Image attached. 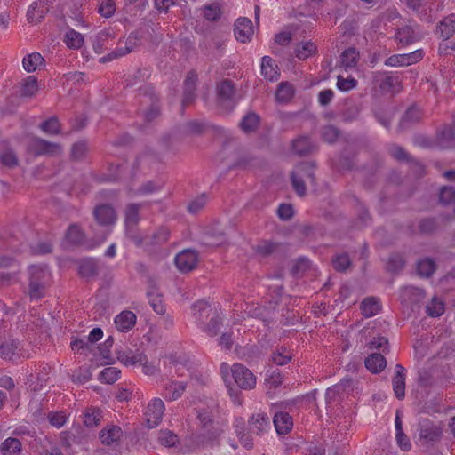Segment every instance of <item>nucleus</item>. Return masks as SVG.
<instances>
[{"label":"nucleus","mask_w":455,"mask_h":455,"mask_svg":"<svg viewBox=\"0 0 455 455\" xmlns=\"http://www.w3.org/2000/svg\"><path fill=\"white\" fill-rule=\"evenodd\" d=\"M220 373L227 387L233 385V382L242 389H252L256 386V377L245 366L235 363L231 367L227 363L220 365Z\"/></svg>","instance_id":"obj_1"},{"label":"nucleus","mask_w":455,"mask_h":455,"mask_svg":"<svg viewBox=\"0 0 455 455\" xmlns=\"http://www.w3.org/2000/svg\"><path fill=\"white\" fill-rule=\"evenodd\" d=\"M28 294L31 299H38L44 296L46 288L52 281L49 268L44 265H31L28 270Z\"/></svg>","instance_id":"obj_2"},{"label":"nucleus","mask_w":455,"mask_h":455,"mask_svg":"<svg viewBox=\"0 0 455 455\" xmlns=\"http://www.w3.org/2000/svg\"><path fill=\"white\" fill-rule=\"evenodd\" d=\"M152 36L148 29H140L136 32L132 33L126 39L124 46H119L111 53L103 56L100 59V62H107L113 60L118 57H122L131 52H132L137 45L145 44L152 42Z\"/></svg>","instance_id":"obj_3"},{"label":"nucleus","mask_w":455,"mask_h":455,"mask_svg":"<svg viewBox=\"0 0 455 455\" xmlns=\"http://www.w3.org/2000/svg\"><path fill=\"white\" fill-rule=\"evenodd\" d=\"M28 152L36 156H57L62 152V148L57 143L48 142L37 137H33L28 142Z\"/></svg>","instance_id":"obj_4"},{"label":"nucleus","mask_w":455,"mask_h":455,"mask_svg":"<svg viewBox=\"0 0 455 455\" xmlns=\"http://www.w3.org/2000/svg\"><path fill=\"white\" fill-rule=\"evenodd\" d=\"M217 409L211 407L209 411L201 412V443L212 441L220 434V428L213 423Z\"/></svg>","instance_id":"obj_5"},{"label":"nucleus","mask_w":455,"mask_h":455,"mask_svg":"<svg viewBox=\"0 0 455 455\" xmlns=\"http://www.w3.org/2000/svg\"><path fill=\"white\" fill-rule=\"evenodd\" d=\"M165 406L160 398H153L148 404L145 411L147 426L149 428L156 427L162 421Z\"/></svg>","instance_id":"obj_6"},{"label":"nucleus","mask_w":455,"mask_h":455,"mask_svg":"<svg viewBox=\"0 0 455 455\" xmlns=\"http://www.w3.org/2000/svg\"><path fill=\"white\" fill-rule=\"evenodd\" d=\"M302 177L313 180V165L311 164L304 163L298 165L291 175L293 188L300 196H304L306 191Z\"/></svg>","instance_id":"obj_7"},{"label":"nucleus","mask_w":455,"mask_h":455,"mask_svg":"<svg viewBox=\"0 0 455 455\" xmlns=\"http://www.w3.org/2000/svg\"><path fill=\"white\" fill-rule=\"evenodd\" d=\"M423 58V51L416 50L411 53L395 54L387 58L385 61L387 66L402 67L414 64Z\"/></svg>","instance_id":"obj_8"},{"label":"nucleus","mask_w":455,"mask_h":455,"mask_svg":"<svg viewBox=\"0 0 455 455\" xmlns=\"http://www.w3.org/2000/svg\"><path fill=\"white\" fill-rule=\"evenodd\" d=\"M252 22L248 18H239L235 23L234 34L237 41L245 44L251 40L253 35Z\"/></svg>","instance_id":"obj_9"},{"label":"nucleus","mask_w":455,"mask_h":455,"mask_svg":"<svg viewBox=\"0 0 455 455\" xmlns=\"http://www.w3.org/2000/svg\"><path fill=\"white\" fill-rule=\"evenodd\" d=\"M197 263V254L196 251L186 249L180 251L175 257V264L181 272H189Z\"/></svg>","instance_id":"obj_10"},{"label":"nucleus","mask_w":455,"mask_h":455,"mask_svg":"<svg viewBox=\"0 0 455 455\" xmlns=\"http://www.w3.org/2000/svg\"><path fill=\"white\" fill-rule=\"evenodd\" d=\"M94 217L102 226L113 225L116 220V213L112 206L101 204L94 209Z\"/></svg>","instance_id":"obj_11"},{"label":"nucleus","mask_w":455,"mask_h":455,"mask_svg":"<svg viewBox=\"0 0 455 455\" xmlns=\"http://www.w3.org/2000/svg\"><path fill=\"white\" fill-rule=\"evenodd\" d=\"M405 369L397 364L395 368V376L392 380L393 389L398 399H403L405 395Z\"/></svg>","instance_id":"obj_12"},{"label":"nucleus","mask_w":455,"mask_h":455,"mask_svg":"<svg viewBox=\"0 0 455 455\" xmlns=\"http://www.w3.org/2000/svg\"><path fill=\"white\" fill-rule=\"evenodd\" d=\"M136 315L132 311H123L115 317L116 328L120 332L129 331L136 323Z\"/></svg>","instance_id":"obj_13"},{"label":"nucleus","mask_w":455,"mask_h":455,"mask_svg":"<svg viewBox=\"0 0 455 455\" xmlns=\"http://www.w3.org/2000/svg\"><path fill=\"white\" fill-rule=\"evenodd\" d=\"M48 12L45 0H36L28 8L27 12L28 20L30 23L39 22Z\"/></svg>","instance_id":"obj_14"},{"label":"nucleus","mask_w":455,"mask_h":455,"mask_svg":"<svg viewBox=\"0 0 455 455\" xmlns=\"http://www.w3.org/2000/svg\"><path fill=\"white\" fill-rule=\"evenodd\" d=\"M273 423L278 435H286L293 427L292 418L286 412L275 413Z\"/></svg>","instance_id":"obj_15"},{"label":"nucleus","mask_w":455,"mask_h":455,"mask_svg":"<svg viewBox=\"0 0 455 455\" xmlns=\"http://www.w3.org/2000/svg\"><path fill=\"white\" fill-rule=\"evenodd\" d=\"M186 389V383L180 381H171L164 387L163 396L168 401L179 399Z\"/></svg>","instance_id":"obj_16"},{"label":"nucleus","mask_w":455,"mask_h":455,"mask_svg":"<svg viewBox=\"0 0 455 455\" xmlns=\"http://www.w3.org/2000/svg\"><path fill=\"white\" fill-rule=\"evenodd\" d=\"M261 75L268 81H275L280 74L275 62L269 56H264L261 60Z\"/></svg>","instance_id":"obj_17"},{"label":"nucleus","mask_w":455,"mask_h":455,"mask_svg":"<svg viewBox=\"0 0 455 455\" xmlns=\"http://www.w3.org/2000/svg\"><path fill=\"white\" fill-rule=\"evenodd\" d=\"M22 355L18 341H7L0 347V356L4 359L16 360Z\"/></svg>","instance_id":"obj_18"},{"label":"nucleus","mask_w":455,"mask_h":455,"mask_svg":"<svg viewBox=\"0 0 455 455\" xmlns=\"http://www.w3.org/2000/svg\"><path fill=\"white\" fill-rule=\"evenodd\" d=\"M250 427L256 434L265 432L270 428L269 417L263 412L257 413L252 416L250 421Z\"/></svg>","instance_id":"obj_19"},{"label":"nucleus","mask_w":455,"mask_h":455,"mask_svg":"<svg viewBox=\"0 0 455 455\" xmlns=\"http://www.w3.org/2000/svg\"><path fill=\"white\" fill-rule=\"evenodd\" d=\"M123 435L121 427L117 426H108L100 432V440L104 444L110 445L117 441Z\"/></svg>","instance_id":"obj_20"},{"label":"nucleus","mask_w":455,"mask_h":455,"mask_svg":"<svg viewBox=\"0 0 455 455\" xmlns=\"http://www.w3.org/2000/svg\"><path fill=\"white\" fill-rule=\"evenodd\" d=\"M386 365V359L380 354H371L365 359V367L372 373L380 372Z\"/></svg>","instance_id":"obj_21"},{"label":"nucleus","mask_w":455,"mask_h":455,"mask_svg":"<svg viewBox=\"0 0 455 455\" xmlns=\"http://www.w3.org/2000/svg\"><path fill=\"white\" fill-rule=\"evenodd\" d=\"M44 60L43 56L38 52L28 54L23 58L22 60L23 68L28 73L35 72L37 68L44 65Z\"/></svg>","instance_id":"obj_22"},{"label":"nucleus","mask_w":455,"mask_h":455,"mask_svg":"<svg viewBox=\"0 0 455 455\" xmlns=\"http://www.w3.org/2000/svg\"><path fill=\"white\" fill-rule=\"evenodd\" d=\"M197 74L193 71L188 74L184 82V99L183 104L190 102L194 98V92L196 89Z\"/></svg>","instance_id":"obj_23"},{"label":"nucleus","mask_w":455,"mask_h":455,"mask_svg":"<svg viewBox=\"0 0 455 455\" xmlns=\"http://www.w3.org/2000/svg\"><path fill=\"white\" fill-rule=\"evenodd\" d=\"M164 187L161 180H151L143 184L140 188L132 192V196H145L160 191Z\"/></svg>","instance_id":"obj_24"},{"label":"nucleus","mask_w":455,"mask_h":455,"mask_svg":"<svg viewBox=\"0 0 455 455\" xmlns=\"http://www.w3.org/2000/svg\"><path fill=\"white\" fill-rule=\"evenodd\" d=\"M3 455H20L21 451V443L19 439L9 437L1 444Z\"/></svg>","instance_id":"obj_25"},{"label":"nucleus","mask_w":455,"mask_h":455,"mask_svg":"<svg viewBox=\"0 0 455 455\" xmlns=\"http://www.w3.org/2000/svg\"><path fill=\"white\" fill-rule=\"evenodd\" d=\"M361 310L364 316L371 317L377 315L380 310L379 299L375 298H367L361 303Z\"/></svg>","instance_id":"obj_26"},{"label":"nucleus","mask_w":455,"mask_h":455,"mask_svg":"<svg viewBox=\"0 0 455 455\" xmlns=\"http://www.w3.org/2000/svg\"><path fill=\"white\" fill-rule=\"evenodd\" d=\"M438 141L443 148L455 147V124L454 127H447L440 132Z\"/></svg>","instance_id":"obj_27"},{"label":"nucleus","mask_w":455,"mask_h":455,"mask_svg":"<svg viewBox=\"0 0 455 455\" xmlns=\"http://www.w3.org/2000/svg\"><path fill=\"white\" fill-rule=\"evenodd\" d=\"M359 53L355 48L345 50L340 56V65L345 69L353 68L356 65Z\"/></svg>","instance_id":"obj_28"},{"label":"nucleus","mask_w":455,"mask_h":455,"mask_svg":"<svg viewBox=\"0 0 455 455\" xmlns=\"http://www.w3.org/2000/svg\"><path fill=\"white\" fill-rule=\"evenodd\" d=\"M439 31L443 38H450L455 33V14L443 19L439 25Z\"/></svg>","instance_id":"obj_29"},{"label":"nucleus","mask_w":455,"mask_h":455,"mask_svg":"<svg viewBox=\"0 0 455 455\" xmlns=\"http://www.w3.org/2000/svg\"><path fill=\"white\" fill-rule=\"evenodd\" d=\"M316 45L311 42H302L299 44L295 49L296 56L300 60H305L316 52Z\"/></svg>","instance_id":"obj_30"},{"label":"nucleus","mask_w":455,"mask_h":455,"mask_svg":"<svg viewBox=\"0 0 455 455\" xmlns=\"http://www.w3.org/2000/svg\"><path fill=\"white\" fill-rule=\"evenodd\" d=\"M204 17L208 20H217L222 14L221 5L219 2L205 4L202 10Z\"/></svg>","instance_id":"obj_31"},{"label":"nucleus","mask_w":455,"mask_h":455,"mask_svg":"<svg viewBox=\"0 0 455 455\" xmlns=\"http://www.w3.org/2000/svg\"><path fill=\"white\" fill-rule=\"evenodd\" d=\"M148 298L150 306L156 314H164L165 305L162 299V295H160L156 291L152 290L148 292Z\"/></svg>","instance_id":"obj_32"},{"label":"nucleus","mask_w":455,"mask_h":455,"mask_svg":"<svg viewBox=\"0 0 455 455\" xmlns=\"http://www.w3.org/2000/svg\"><path fill=\"white\" fill-rule=\"evenodd\" d=\"M101 419V412L95 408L86 409L83 414L84 424L88 427H96Z\"/></svg>","instance_id":"obj_33"},{"label":"nucleus","mask_w":455,"mask_h":455,"mask_svg":"<svg viewBox=\"0 0 455 455\" xmlns=\"http://www.w3.org/2000/svg\"><path fill=\"white\" fill-rule=\"evenodd\" d=\"M380 88L384 92L395 93L401 89V83L397 76L385 75L380 84Z\"/></svg>","instance_id":"obj_34"},{"label":"nucleus","mask_w":455,"mask_h":455,"mask_svg":"<svg viewBox=\"0 0 455 455\" xmlns=\"http://www.w3.org/2000/svg\"><path fill=\"white\" fill-rule=\"evenodd\" d=\"M294 94V89L289 83H281L275 93V98L278 102L289 101Z\"/></svg>","instance_id":"obj_35"},{"label":"nucleus","mask_w":455,"mask_h":455,"mask_svg":"<svg viewBox=\"0 0 455 455\" xmlns=\"http://www.w3.org/2000/svg\"><path fill=\"white\" fill-rule=\"evenodd\" d=\"M65 43L69 48L78 49L84 44V36L79 32L69 29L65 35Z\"/></svg>","instance_id":"obj_36"},{"label":"nucleus","mask_w":455,"mask_h":455,"mask_svg":"<svg viewBox=\"0 0 455 455\" xmlns=\"http://www.w3.org/2000/svg\"><path fill=\"white\" fill-rule=\"evenodd\" d=\"M121 375V371L116 367L105 368L100 374V380L104 383L112 384L116 381Z\"/></svg>","instance_id":"obj_37"},{"label":"nucleus","mask_w":455,"mask_h":455,"mask_svg":"<svg viewBox=\"0 0 455 455\" xmlns=\"http://www.w3.org/2000/svg\"><path fill=\"white\" fill-rule=\"evenodd\" d=\"M97 273L96 262L92 259H86L81 261L79 265V274L84 277H91Z\"/></svg>","instance_id":"obj_38"},{"label":"nucleus","mask_w":455,"mask_h":455,"mask_svg":"<svg viewBox=\"0 0 455 455\" xmlns=\"http://www.w3.org/2000/svg\"><path fill=\"white\" fill-rule=\"evenodd\" d=\"M435 269V262L431 259H424L418 262L417 270L420 276L428 277Z\"/></svg>","instance_id":"obj_39"},{"label":"nucleus","mask_w":455,"mask_h":455,"mask_svg":"<svg viewBox=\"0 0 455 455\" xmlns=\"http://www.w3.org/2000/svg\"><path fill=\"white\" fill-rule=\"evenodd\" d=\"M84 233L77 225H70L67 233L66 239L73 244H78L84 240Z\"/></svg>","instance_id":"obj_40"},{"label":"nucleus","mask_w":455,"mask_h":455,"mask_svg":"<svg viewBox=\"0 0 455 455\" xmlns=\"http://www.w3.org/2000/svg\"><path fill=\"white\" fill-rule=\"evenodd\" d=\"M294 152L299 155L307 154L311 151L312 145L307 137H300L292 143Z\"/></svg>","instance_id":"obj_41"},{"label":"nucleus","mask_w":455,"mask_h":455,"mask_svg":"<svg viewBox=\"0 0 455 455\" xmlns=\"http://www.w3.org/2000/svg\"><path fill=\"white\" fill-rule=\"evenodd\" d=\"M159 443L165 447H173L179 443L178 436L170 430H162L158 436Z\"/></svg>","instance_id":"obj_42"},{"label":"nucleus","mask_w":455,"mask_h":455,"mask_svg":"<svg viewBox=\"0 0 455 455\" xmlns=\"http://www.w3.org/2000/svg\"><path fill=\"white\" fill-rule=\"evenodd\" d=\"M140 204H130L125 210V222L126 225L136 224L139 220Z\"/></svg>","instance_id":"obj_43"},{"label":"nucleus","mask_w":455,"mask_h":455,"mask_svg":"<svg viewBox=\"0 0 455 455\" xmlns=\"http://www.w3.org/2000/svg\"><path fill=\"white\" fill-rule=\"evenodd\" d=\"M258 124L259 116L255 114H248L243 118L240 125L242 130L248 133L252 132L258 126Z\"/></svg>","instance_id":"obj_44"},{"label":"nucleus","mask_w":455,"mask_h":455,"mask_svg":"<svg viewBox=\"0 0 455 455\" xmlns=\"http://www.w3.org/2000/svg\"><path fill=\"white\" fill-rule=\"evenodd\" d=\"M272 359L277 365H285L291 360V353L286 348L281 347L273 354Z\"/></svg>","instance_id":"obj_45"},{"label":"nucleus","mask_w":455,"mask_h":455,"mask_svg":"<svg viewBox=\"0 0 455 455\" xmlns=\"http://www.w3.org/2000/svg\"><path fill=\"white\" fill-rule=\"evenodd\" d=\"M444 311V304L442 300L433 298L430 304L427 307V313L433 317L440 316Z\"/></svg>","instance_id":"obj_46"},{"label":"nucleus","mask_w":455,"mask_h":455,"mask_svg":"<svg viewBox=\"0 0 455 455\" xmlns=\"http://www.w3.org/2000/svg\"><path fill=\"white\" fill-rule=\"evenodd\" d=\"M396 38L403 44H408L416 40L413 30L410 27L399 29L396 33Z\"/></svg>","instance_id":"obj_47"},{"label":"nucleus","mask_w":455,"mask_h":455,"mask_svg":"<svg viewBox=\"0 0 455 455\" xmlns=\"http://www.w3.org/2000/svg\"><path fill=\"white\" fill-rule=\"evenodd\" d=\"M234 86L230 82L224 81L218 86V94L222 100H230L234 94Z\"/></svg>","instance_id":"obj_48"},{"label":"nucleus","mask_w":455,"mask_h":455,"mask_svg":"<svg viewBox=\"0 0 455 455\" xmlns=\"http://www.w3.org/2000/svg\"><path fill=\"white\" fill-rule=\"evenodd\" d=\"M38 90L37 80L30 76L23 83L22 94L25 96H32Z\"/></svg>","instance_id":"obj_49"},{"label":"nucleus","mask_w":455,"mask_h":455,"mask_svg":"<svg viewBox=\"0 0 455 455\" xmlns=\"http://www.w3.org/2000/svg\"><path fill=\"white\" fill-rule=\"evenodd\" d=\"M40 127L47 134H57L60 131L59 121L54 117L44 121Z\"/></svg>","instance_id":"obj_50"},{"label":"nucleus","mask_w":455,"mask_h":455,"mask_svg":"<svg viewBox=\"0 0 455 455\" xmlns=\"http://www.w3.org/2000/svg\"><path fill=\"white\" fill-rule=\"evenodd\" d=\"M67 415L63 411L50 412L48 419L52 426L60 428L67 421Z\"/></svg>","instance_id":"obj_51"},{"label":"nucleus","mask_w":455,"mask_h":455,"mask_svg":"<svg viewBox=\"0 0 455 455\" xmlns=\"http://www.w3.org/2000/svg\"><path fill=\"white\" fill-rule=\"evenodd\" d=\"M0 161L4 165L8 167H13L18 164V158L11 149H6L0 154Z\"/></svg>","instance_id":"obj_52"},{"label":"nucleus","mask_w":455,"mask_h":455,"mask_svg":"<svg viewBox=\"0 0 455 455\" xmlns=\"http://www.w3.org/2000/svg\"><path fill=\"white\" fill-rule=\"evenodd\" d=\"M116 11V4L113 0H100L99 5V12L106 18L114 14Z\"/></svg>","instance_id":"obj_53"},{"label":"nucleus","mask_w":455,"mask_h":455,"mask_svg":"<svg viewBox=\"0 0 455 455\" xmlns=\"http://www.w3.org/2000/svg\"><path fill=\"white\" fill-rule=\"evenodd\" d=\"M356 84V80L351 76L347 78H344L341 76H338L337 86L340 91L347 92L355 88Z\"/></svg>","instance_id":"obj_54"},{"label":"nucleus","mask_w":455,"mask_h":455,"mask_svg":"<svg viewBox=\"0 0 455 455\" xmlns=\"http://www.w3.org/2000/svg\"><path fill=\"white\" fill-rule=\"evenodd\" d=\"M350 265V260L347 255L341 254L338 255L333 259V267L338 271H344L346 270Z\"/></svg>","instance_id":"obj_55"},{"label":"nucleus","mask_w":455,"mask_h":455,"mask_svg":"<svg viewBox=\"0 0 455 455\" xmlns=\"http://www.w3.org/2000/svg\"><path fill=\"white\" fill-rule=\"evenodd\" d=\"M140 366L142 368V372L148 376H154L159 372L158 365L155 364L153 362H149L147 355L145 356V363H140Z\"/></svg>","instance_id":"obj_56"},{"label":"nucleus","mask_w":455,"mask_h":455,"mask_svg":"<svg viewBox=\"0 0 455 455\" xmlns=\"http://www.w3.org/2000/svg\"><path fill=\"white\" fill-rule=\"evenodd\" d=\"M455 197V191L451 187H443L440 191V201L444 204H450Z\"/></svg>","instance_id":"obj_57"},{"label":"nucleus","mask_w":455,"mask_h":455,"mask_svg":"<svg viewBox=\"0 0 455 455\" xmlns=\"http://www.w3.org/2000/svg\"><path fill=\"white\" fill-rule=\"evenodd\" d=\"M323 137L324 140H326L329 143H331L335 141L339 137V132L333 126H327L323 130Z\"/></svg>","instance_id":"obj_58"},{"label":"nucleus","mask_w":455,"mask_h":455,"mask_svg":"<svg viewBox=\"0 0 455 455\" xmlns=\"http://www.w3.org/2000/svg\"><path fill=\"white\" fill-rule=\"evenodd\" d=\"M87 152V145L85 142L76 143L72 148V156L75 159H81Z\"/></svg>","instance_id":"obj_59"},{"label":"nucleus","mask_w":455,"mask_h":455,"mask_svg":"<svg viewBox=\"0 0 455 455\" xmlns=\"http://www.w3.org/2000/svg\"><path fill=\"white\" fill-rule=\"evenodd\" d=\"M410 295H413L415 296L416 298H421L423 296V292L420 289H418V288H415V287H405L403 291H402V295H401V298H403V299L405 300V299L407 297H409ZM418 299H411V301H417Z\"/></svg>","instance_id":"obj_60"},{"label":"nucleus","mask_w":455,"mask_h":455,"mask_svg":"<svg viewBox=\"0 0 455 455\" xmlns=\"http://www.w3.org/2000/svg\"><path fill=\"white\" fill-rule=\"evenodd\" d=\"M278 216L282 220H289L293 215V208L291 204H283L277 211Z\"/></svg>","instance_id":"obj_61"},{"label":"nucleus","mask_w":455,"mask_h":455,"mask_svg":"<svg viewBox=\"0 0 455 455\" xmlns=\"http://www.w3.org/2000/svg\"><path fill=\"white\" fill-rule=\"evenodd\" d=\"M387 339L384 337H377V338H374L372 340H371L369 346H370V348H378V349H382L383 351H385V349L387 348Z\"/></svg>","instance_id":"obj_62"},{"label":"nucleus","mask_w":455,"mask_h":455,"mask_svg":"<svg viewBox=\"0 0 455 455\" xmlns=\"http://www.w3.org/2000/svg\"><path fill=\"white\" fill-rule=\"evenodd\" d=\"M395 436L397 443L402 450L408 451L411 448L410 440L403 433L396 434Z\"/></svg>","instance_id":"obj_63"},{"label":"nucleus","mask_w":455,"mask_h":455,"mask_svg":"<svg viewBox=\"0 0 455 455\" xmlns=\"http://www.w3.org/2000/svg\"><path fill=\"white\" fill-rule=\"evenodd\" d=\"M291 39V34L288 31H283L277 34L275 37V42L278 44H287Z\"/></svg>","instance_id":"obj_64"}]
</instances>
